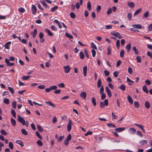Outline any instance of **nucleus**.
Returning <instances> with one entry per match:
<instances>
[{
    "instance_id": "20",
    "label": "nucleus",
    "mask_w": 152,
    "mask_h": 152,
    "mask_svg": "<svg viewBox=\"0 0 152 152\" xmlns=\"http://www.w3.org/2000/svg\"><path fill=\"white\" fill-rule=\"evenodd\" d=\"M127 99L128 100L129 102L131 104H132L133 103L132 99L131 97L129 95L127 96Z\"/></svg>"
},
{
    "instance_id": "13",
    "label": "nucleus",
    "mask_w": 152,
    "mask_h": 152,
    "mask_svg": "<svg viewBox=\"0 0 152 152\" xmlns=\"http://www.w3.org/2000/svg\"><path fill=\"white\" fill-rule=\"evenodd\" d=\"M40 2L46 8H49V6H48L47 4H46V3L45 2V1L44 0H42L41 1H40Z\"/></svg>"
},
{
    "instance_id": "51",
    "label": "nucleus",
    "mask_w": 152,
    "mask_h": 152,
    "mask_svg": "<svg viewBox=\"0 0 152 152\" xmlns=\"http://www.w3.org/2000/svg\"><path fill=\"white\" fill-rule=\"evenodd\" d=\"M104 91V87H103V86H102L100 88V94H101L102 93H103Z\"/></svg>"
},
{
    "instance_id": "25",
    "label": "nucleus",
    "mask_w": 152,
    "mask_h": 152,
    "mask_svg": "<svg viewBox=\"0 0 152 152\" xmlns=\"http://www.w3.org/2000/svg\"><path fill=\"white\" fill-rule=\"evenodd\" d=\"M124 51L123 50H121L120 52V57L122 58L124 57Z\"/></svg>"
},
{
    "instance_id": "44",
    "label": "nucleus",
    "mask_w": 152,
    "mask_h": 152,
    "mask_svg": "<svg viewBox=\"0 0 152 152\" xmlns=\"http://www.w3.org/2000/svg\"><path fill=\"white\" fill-rule=\"evenodd\" d=\"M119 88L122 90V91H124L125 90L126 87L123 84H122L121 85Z\"/></svg>"
},
{
    "instance_id": "55",
    "label": "nucleus",
    "mask_w": 152,
    "mask_h": 152,
    "mask_svg": "<svg viewBox=\"0 0 152 152\" xmlns=\"http://www.w3.org/2000/svg\"><path fill=\"white\" fill-rule=\"evenodd\" d=\"M16 101H13L12 102V106L15 109L16 108Z\"/></svg>"
},
{
    "instance_id": "64",
    "label": "nucleus",
    "mask_w": 152,
    "mask_h": 152,
    "mask_svg": "<svg viewBox=\"0 0 152 152\" xmlns=\"http://www.w3.org/2000/svg\"><path fill=\"white\" fill-rule=\"evenodd\" d=\"M148 30L149 31H151L152 30V23L151 24L148 26Z\"/></svg>"
},
{
    "instance_id": "61",
    "label": "nucleus",
    "mask_w": 152,
    "mask_h": 152,
    "mask_svg": "<svg viewBox=\"0 0 152 152\" xmlns=\"http://www.w3.org/2000/svg\"><path fill=\"white\" fill-rule=\"evenodd\" d=\"M9 146L11 149H13V145L12 142H9Z\"/></svg>"
},
{
    "instance_id": "5",
    "label": "nucleus",
    "mask_w": 152,
    "mask_h": 152,
    "mask_svg": "<svg viewBox=\"0 0 152 152\" xmlns=\"http://www.w3.org/2000/svg\"><path fill=\"white\" fill-rule=\"evenodd\" d=\"M64 69L65 72L66 73H68L71 69V68L69 65L64 66Z\"/></svg>"
},
{
    "instance_id": "48",
    "label": "nucleus",
    "mask_w": 152,
    "mask_h": 152,
    "mask_svg": "<svg viewBox=\"0 0 152 152\" xmlns=\"http://www.w3.org/2000/svg\"><path fill=\"white\" fill-rule=\"evenodd\" d=\"M134 107L136 108H138L139 107V104L138 102L137 101H135L134 103Z\"/></svg>"
},
{
    "instance_id": "50",
    "label": "nucleus",
    "mask_w": 152,
    "mask_h": 152,
    "mask_svg": "<svg viewBox=\"0 0 152 152\" xmlns=\"http://www.w3.org/2000/svg\"><path fill=\"white\" fill-rule=\"evenodd\" d=\"M136 59L137 62L138 63H140L141 62V58L140 56H137L136 57Z\"/></svg>"
},
{
    "instance_id": "24",
    "label": "nucleus",
    "mask_w": 152,
    "mask_h": 152,
    "mask_svg": "<svg viewBox=\"0 0 152 152\" xmlns=\"http://www.w3.org/2000/svg\"><path fill=\"white\" fill-rule=\"evenodd\" d=\"M149 15V12L147 11L145 12L143 15V18H147Z\"/></svg>"
},
{
    "instance_id": "32",
    "label": "nucleus",
    "mask_w": 152,
    "mask_h": 152,
    "mask_svg": "<svg viewBox=\"0 0 152 152\" xmlns=\"http://www.w3.org/2000/svg\"><path fill=\"white\" fill-rule=\"evenodd\" d=\"M127 4L128 6L130 7H133L134 5V4L133 2H128Z\"/></svg>"
},
{
    "instance_id": "40",
    "label": "nucleus",
    "mask_w": 152,
    "mask_h": 152,
    "mask_svg": "<svg viewBox=\"0 0 152 152\" xmlns=\"http://www.w3.org/2000/svg\"><path fill=\"white\" fill-rule=\"evenodd\" d=\"M36 136L39 137L40 140H42V138L41 136L40 135V134L38 132H36Z\"/></svg>"
},
{
    "instance_id": "63",
    "label": "nucleus",
    "mask_w": 152,
    "mask_h": 152,
    "mask_svg": "<svg viewBox=\"0 0 152 152\" xmlns=\"http://www.w3.org/2000/svg\"><path fill=\"white\" fill-rule=\"evenodd\" d=\"M147 143V141L145 140H141L140 141V143L142 145L146 144Z\"/></svg>"
},
{
    "instance_id": "58",
    "label": "nucleus",
    "mask_w": 152,
    "mask_h": 152,
    "mask_svg": "<svg viewBox=\"0 0 152 152\" xmlns=\"http://www.w3.org/2000/svg\"><path fill=\"white\" fill-rule=\"evenodd\" d=\"M101 10V7L100 5H98L96 9V10L98 13L100 12Z\"/></svg>"
},
{
    "instance_id": "4",
    "label": "nucleus",
    "mask_w": 152,
    "mask_h": 152,
    "mask_svg": "<svg viewBox=\"0 0 152 152\" xmlns=\"http://www.w3.org/2000/svg\"><path fill=\"white\" fill-rule=\"evenodd\" d=\"M111 34L114 36L117 37L119 39H121L122 38V37L118 32L113 31L111 33Z\"/></svg>"
},
{
    "instance_id": "6",
    "label": "nucleus",
    "mask_w": 152,
    "mask_h": 152,
    "mask_svg": "<svg viewBox=\"0 0 152 152\" xmlns=\"http://www.w3.org/2000/svg\"><path fill=\"white\" fill-rule=\"evenodd\" d=\"M5 61L7 64V66H12L14 65L13 63H11L10 62L9 60L7 58L5 59Z\"/></svg>"
},
{
    "instance_id": "17",
    "label": "nucleus",
    "mask_w": 152,
    "mask_h": 152,
    "mask_svg": "<svg viewBox=\"0 0 152 152\" xmlns=\"http://www.w3.org/2000/svg\"><path fill=\"white\" fill-rule=\"evenodd\" d=\"M102 81L100 79H99L97 82V87L98 88H100L102 86Z\"/></svg>"
},
{
    "instance_id": "52",
    "label": "nucleus",
    "mask_w": 152,
    "mask_h": 152,
    "mask_svg": "<svg viewBox=\"0 0 152 152\" xmlns=\"http://www.w3.org/2000/svg\"><path fill=\"white\" fill-rule=\"evenodd\" d=\"M3 101L5 103L7 104H9L10 103L9 100L7 98L4 99Z\"/></svg>"
},
{
    "instance_id": "19",
    "label": "nucleus",
    "mask_w": 152,
    "mask_h": 152,
    "mask_svg": "<svg viewBox=\"0 0 152 152\" xmlns=\"http://www.w3.org/2000/svg\"><path fill=\"white\" fill-rule=\"evenodd\" d=\"M126 49L127 52H129L131 49V45L130 43H129L126 46Z\"/></svg>"
},
{
    "instance_id": "1",
    "label": "nucleus",
    "mask_w": 152,
    "mask_h": 152,
    "mask_svg": "<svg viewBox=\"0 0 152 152\" xmlns=\"http://www.w3.org/2000/svg\"><path fill=\"white\" fill-rule=\"evenodd\" d=\"M18 120L19 122L21 123L23 125H25L26 127L28 126V121L25 122V120L23 118L21 117L20 115H18Z\"/></svg>"
},
{
    "instance_id": "9",
    "label": "nucleus",
    "mask_w": 152,
    "mask_h": 152,
    "mask_svg": "<svg viewBox=\"0 0 152 152\" xmlns=\"http://www.w3.org/2000/svg\"><path fill=\"white\" fill-rule=\"evenodd\" d=\"M31 10L32 13L34 14H35L37 12V8L34 5H32Z\"/></svg>"
},
{
    "instance_id": "37",
    "label": "nucleus",
    "mask_w": 152,
    "mask_h": 152,
    "mask_svg": "<svg viewBox=\"0 0 152 152\" xmlns=\"http://www.w3.org/2000/svg\"><path fill=\"white\" fill-rule=\"evenodd\" d=\"M116 47L118 49H119L120 48V40H118L116 42Z\"/></svg>"
},
{
    "instance_id": "7",
    "label": "nucleus",
    "mask_w": 152,
    "mask_h": 152,
    "mask_svg": "<svg viewBox=\"0 0 152 152\" xmlns=\"http://www.w3.org/2000/svg\"><path fill=\"white\" fill-rule=\"evenodd\" d=\"M105 91L109 97H110L112 96V93L110 89L107 86H106L105 87Z\"/></svg>"
},
{
    "instance_id": "56",
    "label": "nucleus",
    "mask_w": 152,
    "mask_h": 152,
    "mask_svg": "<svg viewBox=\"0 0 152 152\" xmlns=\"http://www.w3.org/2000/svg\"><path fill=\"white\" fill-rule=\"evenodd\" d=\"M8 88L9 90L11 92L12 94H14V90L12 88L10 87H8Z\"/></svg>"
},
{
    "instance_id": "21",
    "label": "nucleus",
    "mask_w": 152,
    "mask_h": 152,
    "mask_svg": "<svg viewBox=\"0 0 152 152\" xmlns=\"http://www.w3.org/2000/svg\"><path fill=\"white\" fill-rule=\"evenodd\" d=\"M145 107L148 109H149L150 107V104L148 101H146L145 102Z\"/></svg>"
},
{
    "instance_id": "54",
    "label": "nucleus",
    "mask_w": 152,
    "mask_h": 152,
    "mask_svg": "<svg viewBox=\"0 0 152 152\" xmlns=\"http://www.w3.org/2000/svg\"><path fill=\"white\" fill-rule=\"evenodd\" d=\"M91 48L95 49H96L97 48L96 45L93 42L91 43Z\"/></svg>"
},
{
    "instance_id": "59",
    "label": "nucleus",
    "mask_w": 152,
    "mask_h": 152,
    "mask_svg": "<svg viewBox=\"0 0 152 152\" xmlns=\"http://www.w3.org/2000/svg\"><path fill=\"white\" fill-rule=\"evenodd\" d=\"M1 133L2 134L6 135L7 134V133L4 130L2 129L0 131Z\"/></svg>"
},
{
    "instance_id": "33",
    "label": "nucleus",
    "mask_w": 152,
    "mask_h": 152,
    "mask_svg": "<svg viewBox=\"0 0 152 152\" xmlns=\"http://www.w3.org/2000/svg\"><path fill=\"white\" fill-rule=\"evenodd\" d=\"M107 126L110 127H112L113 128H114L116 127L115 125L111 123L107 124Z\"/></svg>"
},
{
    "instance_id": "23",
    "label": "nucleus",
    "mask_w": 152,
    "mask_h": 152,
    "mask_svg": "<svg viewBox=\"0 0 152 152\" xmlns=\"http://www.w3.org/2000/svg\"><path fill=\"white\" fill-rule=\"evenodd\" d=\"M11 122L12 126H15L16 125V122L15 121L13 118H11Z\"/></svg>"
},
{
    "instance_id": "28",
    "label": "nucleus",
    "mask_w": 152,
    "mask_h": 152,
    "mask_svg": "<svg viewBox=\"0 0 152 152\" xmlns=\"http://www.w3.org/2000/svg\"><path fill=\"white\" fill-rule=\"evenodd\" d=\"M30 77V76L28 75L27 76H23L21 77L24 80H27Z\"/></svg>"
},
{
    "instance_id": "22",
    "label": "nucleus",
    "mask_w": 152,
    "mask_h": 152,
    "mask_svg": "<svg viewBox=\"0 0 152 152\" xmlns=\"http://www.w3.org/2000/svg\"><path fill=\"white\" fill-rule=\"evenodd\" d=\"M16 142L18 144L20 145L22 147H23L24 145L23 142L21 141L17 140L16 141Z\"/></svg>"
},
{
    "instance_id": "60",
    "label": "nucleus",
    "mask_w": 152,
    "mask_h": 152,
    "mask_svg": "<svg viewBox=\"0 0 152 152\" xmlns=\"http://www.w3.org/2000/svg\"><path fill=\"white\" fill-rule=\"evenodd\" d=\"M91 53L93 56L94 57H95L96 54V51L94 49H93L91 50Z\"/></svg>"
},
{
    "instance_id": "39",
    "label": "nucleus",
    "mask_w": 152,
    "mask_h": 152,
    "mask_svg": "<svg viewBox=\"0 0 152 152\" xmlns=\"http://www.w3.org/2000/svg\"><path fill=\"white\" fill-rule=\"evenodd\" d=\"M65 35L66 37H68L70 39H73V37L72 35H70L69 34L67 33H66Z\"/></svg>"
},
{
    "instance_id": "42",
    "label": "nucleus",
    "mask_w": 152,
    "mask_h": 152,
    "mask_svg": "<svg viewBox=\"0 0 152 152\" xmlns=\"http://www.w3.org/2000/svg\"><path fill=\"white\" fill-rule=\"evenodd\" d=\"M37 143L38 145L39 146H41L42 145L43 143L40 140H37Z\"/></svg>"
},
{
    "instance_id": "15",
    "label": "nucleus",
    "mask_w": 152,
    "mask_h": 152,
    "mask_svg": "<svg viewBox=\"0 0 152 152\" xmlns=\"http://www.w3.org/2000/svg\"><path fill=\"white\" fill-rule=\"evenodd\" d=\"M45 32H46L48 33V35L51 36L53 35L52 32L49 29H45Z\"/></svg>"
},
{
    "instance_id": "41",
    "label": "nucleus",
    "mask_w": 152,
    "mask_h": 152,
    "mask_svg": "<svg viewBox=\"0 0 152 152\" xmlns=\"http://www.w3.org/2000/svg\"><path fill=\"white\" fill-rule=\"evenodd\" d=\"M107 55H109L110 53L111 52V48L110 47H108L107 48Z\"/></svg>"
},
{
    "instance_id": "47",
    "label": "nucleus",
    "mask_w": 152,
    "mask_h": 152,
    "mask_svg": "<svg viewBox=\"0 0 152 152\" xmlns=\"http://www.w3.org/2000/svg\"><path fill=\"white\" fill-rule=\"evenodd\" d=\"M58 86L60 88H64L65 86V85L63 83H61L58 84Z\"/></svg>"
},
{
    "instance_id": "18",
    "label": "nucleus",
    "mask_w": 152,
    "mask_h": 152,
    "mask_svg": "<svg viewBox=\"0 0 152 152\" xmlns=\"http://www.w3.org/2000/svg\"><path fill=\"white\" fill-rule=\"evenodd\" d=\"M129 131L132 134H134L135 133L136 130L133 128H131L129 129Z\"/></svg>"
},
{
    "instance_id": "34",
    "label": "nucleus",
    "mask_w": 152,
    "mask_h": 152,
    "mask_svg": "<svg viewBox=\"0 0 152 152\" xmlns=\"http://www.w3.org/2000/svg\"><path fill=\"white\" fill-rule=\"evenodd\" d=\"M142 9H139L136 11L134 13V16L136 15L137 14H138L141 11Z\"/></svg>"
},
{
    "instance_id": "57",
    "label": "nucleus",
    "mask_w": 152,
    "mask_h": 152,
    "mask_svg": "<svg viewBox=\"0 0 152 152\" xmlns=\"http://www.w3.org/2000/svg\"><path fill=\"white\" fill-rule=\"evenodd\" d=\"M136 134L137 135L140 136V137H142L143 136V135L142 134L140 131H137L136 132Z\"/></svg>"
},
{
    "instance_id": "8",
    "label": "nucleus",
    "mask_w": 152,
    "mask_h": 152,
    "mask_svg": "<svg viewBox=\"0 0 152 152\" xmlns=\"http://www.w3.org/2000/svg\"><path fill=\"white\" fill-rule=\"evenodd\" d=\"M125 128L124 127H119L116 128L115 130V131L117 132H121L124 130H125Z\"/></svg>"
},
{
    "instance_id": "49",
    "label": "nucleus",
    "mask_w": 152,
    "mask_h": 152,
    "mask_svg": "<svg viewBox=\"0 0 152 152\" xmlns=\"http://www.w3.org/2000/svg\"><path fill=\"white\" fill-rule=\"evenodd\" d=\"M58 8V6H55V7H52L51 8V11L53 12H54L56 10H57V9Z\"/></svg>"
},
{
    "instance_id": "36",
    "label": "nucleus",
    "mask_w": 152,
    "mask_h": 152,
    "mask_svg": "<svg viewBox=\"0 0 152 152\" xmlns=\"http://www.w3.org/2000/svg\"><path fill=\"white\" fill-rule=\"evenodd\" d=\"M11 113L13 117L15 118L16 117V113L15 110L13 109H12L11 111Z\"/></svg>"
},
{
    "instance_id": "38",
    "label": "nucleus",
    "mask_w": 152,
    "mask_h": 152,
    "mask_svg": "<svg viewBox=\"0 0 152 152\" xmlns=\"http://www.w3.org/2000/svg\"><path fill=\"white\" fill-rule=\"evenodd\" d=\"M80 58L81 59H82L84 58V56L83 54V52L82 51H81L80 52Z\"/></svg>"
},
{
    "instance_id": "12",
    "label": "nucleus",
    "mask_w": 152,
    "mask_h": 152,
    "mask_svg": "<svg viewBox=\"0 0 152 152\" xmlns=\"http://www.w3.org/2000/svg\"><path fill=\"white\" fill-rule=\"evenodd\" d=\"M80 96L83 99H85L86 97V92H82L80 95Z\"/></svg>"
},
{
    "instance_id": "3",
    "label": "nucleus",
    "mask_w": 152,
    "mask_h": 152,
    "mask_svg": "<svg viewBox=\"0 0 152 152\" xmlns=\"http://www.w3.org/2000/svg\"><path fill=\"white\" fill-rule=\"evenodd\" d=\"M73 123L71 120H69V122L67 126V130L68 132H69L72 129V126L73 125Z\"/></svg>"
},
{
    "instance_id": "35",
    "label": "nucleus",
    "mask_w": 152,
    "mask_h": 152,
    "mask_svg": "<svg viewBox=\"0 0 152 152\" xmlns=\"http://www.w3.org/2000/svg\"><path fill=\"white\" fill-rule=\"evenodd\" d=\"M21 132L22 133L25 135H27L28 134L27 132L25 129H22L21 130Z\"/></svg>"
},
{
    "instance_id": "43",
    "label": "nucleus",
    "mask_w": 152,
    "mask_h": 152,
    "mask_svg": "<svg viewBox=\"0 0 152 152\" xmlns=\"http://www.w3.org/2000/svg\"><path fill=\"white\" fill-rule=\"evenodd\" d=\"M18 10L22 13H23L25 11V9L22 7H20V8H18Z\"/></svg>"
},
{
    "instance_id": "46",
    "label": "nucleus",
    "mask_w": 152,
    "mask_h": 152,
    "mask_svg": "<svg viewBox=\"0 0 152 152\" xmlns=\"http://www.w3.org/2000/svg\"><path fill=\"white\" fill-rule=\"evenodd\" d=\"M87 8L89 10H91V4L90 2H88L87 5Z\"/></svg>"
},
{
    "instance_id": "16",
    "label": "nucleus",
    "mask_w": 152,
    "mask_h": 152,
    "mask_svg": "<svg viewBox=\"0 0 152 152\" xmlns=\"http://www.w3.org/2000/svg\"><path fill=\"white\" fill-rule=\"evenodd\" d=\"M142 90L145 92L147 94L148 93V90L147 89V87L146 85H144L142 87Z\"/></svg>"
},
{
    "instance_id": "29",
    "label": "nucleus",
    "mask_w": 152,
    "mask_h": 152,
    "mask_svg": "<svg viewBox=\"0 0 152 152\" xmlns=\"http://www.w3.org/2000/svg\"><path fill=\"white\" fill-rule=\"evenodd\" d=\"M45 103L47 104H48L49 105L52 106V107H55L56 106L54 104H53L52 102L50 101L46 102Z\"/></svg>"
},
{
    "instance_id": "30",
    "label": "nucleus",
    "mask_w": 152,
    "mask_h": 152,
    "mask_svg": "<svg viewBox=\"0 0 152 152\" xmlns=\"http://www.w3.org/2000/svg\"><path fill=\"white\" fill-rule=\"evenodd\" d=\"M37 128L38 129V130L39 132H42L43 131V129L39 125H37Z\"/></svg>"
},
{
    "instance_id": "10",
    "label": "nucleus",
    "mask_w": 152,
    "mask_h": 152,
    "mask_svg": "<svg viewBox=\"0 0 152 152\" xmlns=\"http://www.w3.org/2000/svg\"><path fill=\"white\" fill-rule=\"evenodd\" d=\"M87 66H84L83 68V71L84 75L86 77L87 75Z\"/></svg>"
},
{
    "instance_id": "31",
    "label": "nucleus",
    "mask_w": 152,
    "mask_h": 152,
    "mask_svg": "<svg viewBox=\"0 0 152 152\" xmlns=\"http://www.w3.org/2000/svg\"><path fill=\"white\" fill-rule=\"evenodd\" d=\"M133 50L134 51L135 54H138L139 53L138 51L136 49V48L135 47H133L132 48Z\"/></svg>"
},
{
    "instance_id": "14",
    "label": "nucleus",
    "mask_w": 152,
    "mask_h": 152,
    "mask_svg": "<svg viewBox=\"0 0 152 152\" xmlns=\"http://www.w3.org/2000/svg\"><path fill=\"white\" fill-rule=\"evenodd\" d=\"M132 26L134 28L138 29H141L142 28V26L140 24H133L132 25Z\"/></svg>"
},
{
    "instance_id": "27",
    "label": "nucleus",
    "mask_w": 152,
    "mask_h": 152,
    "mask_svg": "<svg viewBox=\"0 0 152 152\" xmlns=\"http://www.w3.org/2000/svg\"><path fill=\"white\" fill-rule=\"evenodd\" d=\"M37 30L36 29H34V30L33 32L32 33L33 38H34L36 37L37 34Z\"/></svg>"
},
{
    "instance_id": "11",
    "label": "nucleus",
    "mask_w": 152,
    "mask_h": 152,
    "mask_svg": "<svg viewBox=\"0 0 152 152\" xmlns=\"http://www.w3.org/2000/svg\"><path fill=\"white\" fill-rule=\"evenodd\" d=\"M134 125L138 127H139V128H140L142 131L144 132H145V130L143 128V126L142 125L140 124H134Z\"/></svg>"
},
{
    "instance_id": "26",
    "label": "nucleus",
    "mask_w": 152,
    "mask_h": 152,
    "mask_svg": "<svg viewBox=\"0 0 152 152\" xmlns=\"http://www.w3.org/2000/svg\"><path fill=\"white\" fill-rule=\"evenodd\" d=\"M91 102L94 106H95L96 105V99L94 97H93L92 98Z\"/></svg>"
},
{
    "instance_id": "45",
    "label": "nucleus",
    "mask_w": 152,
    "mask_h": 152,
    "mask_svg": "<svg viewBox=\"0 0 152 152\" xmlns=\"http://www.w3.org/2000/svg\"><path fill=\"white\" fill-rule=\"evenodd\" d=\"M50 87V88L51 91L56 90L57 88V86L56 85L51 86Z\"/></svg>"
},
{
    "instance_id": "2",
    "label": "nucleus",
    "mask_w": 152,
    "mask_h": 152,
    "mask_svg": "<svg viewBox=\"0 0 152 152\" xmlns=\"http://www.w3.org/2000/svg\"><path fill=\"white\" fill-rule=\"evenodd\" d=\"M108 104V100L107 99H105L104 102H100L99 105L102 108H103L105 107L104 105L107 106Z\"/></svg>"
},
{
    "instance_id": "53",
    "label": "nucleus",
    "mask_w": 152,
    "mask_h": 152,
    "mask_svg": "<svg viewBox=\"0 0 152 152\" xmlns=\"http://www.w3.org/2000/svg\"><path fill=\"white\" fill-rule=\"evenodd\" d=\"M119 73V72L115 71L113 72V75H114V77H118Z\"/></svg>"
},
{
    "instance_id": "62",
    "label": "nucleus",
    "mask_w": 152,
    "mask_h": 152,
    "mask_svg": "<svg viewBox=\"0 0 152 152\" xmlns=\"http://www.w3.org/2000/svg\"><path fill=\"white\" fill-rule=\"evenodd\" d=\"M70 16L72 18H74L75 17V14L72 12L70 13Z\"/></svg>"
}]
</instances>
